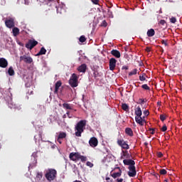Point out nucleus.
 Listing matches in <instances>:
<instances>
[{
  "instance_id": "22",
  "label": "nucleus",
  "mask_w": 182,
  "mask_h": 182,
  "mask_svg": "<svg viewBox=\"0 0 182 182\" xmlns=\"http://www.w3.org/2000/svg\"><path fill=\"white\" fill-rule=\"evenodd\" d=\"M155 34H156V31H154V29L153 28L148 30L146 33V35L147 36H149V38H151Z\"/></svg>"
},
{
  "instance_id": "53",
  "label": "nucleus",
  "mask_w": 182,
  "mask_h": 182,
  "mask_svg": "<svg viewBox=\"0 0 182 182\" xmlns=\"http://www.w3.org/2000/svg\"><path fill=\"white\" fill-rule=\"evenodd\" d=\"M14 109H17V110H21V106H14Z\"/></svg>"
},
{
  "instance_id": "6",
  "label": "nucleus",
  "mask_w": 182,
  "mask_h": 182,
  "mask_svg": "<svg viewBox=\"0 0 182 182\" xmlns=\"http://www.w3.org/2000/svg\"><path fill=\"white\" fill-rule=\"evenodd\" d=\"M80 157V154L79 152H71L69 155V158L73 161H77Z\"/></svg>"
},
{
  "instance_id": "28",
  "label": "nucleus",
  "mask_w": 182,
  "mask_h": 182,
  "mask_svg": "<svg viewBox=\"0 0 182 182\" xmlns=\"http://www.w3.org/2000/svg\"><path fill=\"white\" fill-rule=\"evenodd\" d=\"M63 107L64 109H67V110H72V107L70 106V104H68V103L63 104Z\"/></svg>"
},
{
  "instance_id": "3",
  "label": "nucleus",
  "mask_w": 182,
  "mask_h": 182,
  "mask_svg": "<svg viewBox=\"0 0 182 182\" xmlns=\"http://www.w3.org/2000/svg\"><path fill=\"white\" fill-rule=\"evenodd\" d=\"M78 79H79V77H77V75L75 73L72 74V76L70 77V78L69 80V83H70V85L71 86V87H77Z\"/></svg>"
},
{
  "instance_id": "48",
  "label": "nucleus",
  "mask_w": 182,
  "mask_h": 182,
  "mask_svg": "<svg viewBox=\"0 0 182 182\" xmlns=\"http://www.w3.org/2000/svg\"><path fill=\"white\" fill-rule=\"evenodd\" d=\"M86 165L88 166V167H93V164H92V162L90 161H87L86 163Z\"/></svg>"
},
{
  "instance_id": "17",
  "label": "nucleus",
  "mask_w": 182,
  "mask_h": 182,
  "mask_svg": "<svg viewBox=\"0 0 182 182\" xmlns=\"http://www.w3.org/2000/svg\"><path fill=\"white\" fill-rule=\"evenodd\" d=\"M60 86H62V81L59 80L58 81L55 85V91L54 93L58 94L59 92V87H60Z\"/></svg>"
},
{
  "instance_id": "39",
  "label": "nucleus",
  "mask_w": 182,
  "mask_h": 182,
  "mask_svg": "<svg viewBox=\"0 0 182 182\" xmlns=\"http://www.w3.org/2000/svg\"><path fill=\"white\" fill-rule=\"evenodd\" d=\"M170 22H171V23H176V22H177V19H176L175 17H171V18H170Z\"/></svg>"
},
{
  "instance_id": "49",
  "label": "nucleus",
  "mask_w": 182,
  "mask_h": 182,
  "mask_svg": "<svg viewBox=\"0 0 182 182\" xmlns=\"http://www.w3.org/2000/svg\"><path fill=\"white\" fill-rule=\"evenodd\" d=\"M122 70H129V66L124 65V66H122Z\"/></svg>"
},
{
  "instance_id": "51",
  "label": "nucleus",
  "mask_w": 182,
  "mask_h": 182,
  "mask_svg": "<svg viewBox=\"0 0 182 182\" xmlns=\"http://www.w3.org/2000/svg\"><path fill=\"white\" fill-rule=\"evenodd\" d=\"M145 50L146 52H150L151 50V48H150V47H146Z\"/></svg>"
},
{
  "instance_id": "29",
  "label": "nucleus",
  "mask_w": 182,
  "mask_h": 182,
  "mask_svg": "<svg viewBox=\"0 0 182 182\" xmlns=\"http://www.w3.org/2000/svg\"><path fill=\"white\" fill-rule=\"evenodd\" d=\"M59 139H66V132H60L58 136Z\"/></svg>"
},
{
  "instance_id": "25",
  "label": "nucleus",
  "mask_w": 182,
  "mask_h": 182,
  "mask_svg": "<svg viewBox=\"0 0 182 182\" xmlns=\"http://www.w3.org/2000/svg\"><path fill=\"white\" fill-rule=\"evenodd\" d=\"M42 177H43V175L41 172H38L36 176V181L39 182L41 180H42Z\"/></svg>"
},
{
  "instance_id": "42",
  "label": "nucleus",
  "mask_w": 182,
  "mask_h": 182,
  "mask_svg": "<svg viewBox=\"0 0 182 182\" xmlns=\"http://www.w3.org/2000/svg\"><path fill=\"white\" fill-rule=\"evenodd\" d=\"M101 26H104V28H106L107 26V22H106V20L102 21L101 23Z\"/></svg>"
},
{
  "instance_id": "7",
  "label": "nucleus",
  "mask_w": 182,
  "mask_h": 182,
  "mask_svg": "<svg viewBox=\"0 0 182 182\" xmlns=\"http://www.w3.org/2000/svg\"><path fill=\"white\" fill-rule=\"evenodd\" d=\"M89 144L90 147H97V145L99 144V141L97 140V138L92 136L89 140Z\"/></svg>"
},
{
  "instance_id": "64",
  "label": "nucleus",
  "mask_w": 182,
  "mask_h": 182,
  "mask_svg": "<svg viewBox=\"0 0 182 182\" xmlns=\"http://www.w3.org/2000/svg\"><path fill=\"white\" fill-rule=\"evenodd\" d=\"M0 149H1V145H0Z\"/></svg>"
},
{
  "instance_id": "43",
  "label": "nucleus",
  "mask_w": 182,
  "mask_h": 182,
  "mask_svg": "<svg viewBox=\"0 0 182 182\" xmlns=\"http://www.w3.org/2000/svg\"><path fill=\"white\" fill-rule=\"evenodd\" d=\"M162 45H164L165 46H168V43H167V40H162L161 41Z\"/></svg>"
},
{
  "instance_id": "33",
  "label": "nucleus",
  "mask_w": 182,
  "mask_h": 182,
  "mask_svg": "<svg viewBox=\"0 0 182 182\" xmlns=\"http://www.w3.org/2000/svg\"><path fill=\"white\" fill-rule=\"evenodd\" d=\"M146 73H143L141 75H139V80H141V82H144V80H146Z\"/></svg>"
},
{
  "instance_id": "36",
  "label": "nucleus",
  "mask_w": 182,
  "mask_h": 182,
  "mask_svg": "<svg viewBox=\"0 0 182 182\" xmlns=\"http://www.w3.org/2000/svg\"><path fill=\"white\" fill-rule=\"evenodd\" d=\"M93 76L95 77V79H97V77H99V72L96 70H94L93 73Z\"/></svg>"
},
{
  "instance_id": "9",
  "label": "nucleus",
  "mask_w": 182,
  "mask_h": 182,
  "mask_svg": "<svg viewBox=\"0 0 182 182\" xmlns=\"http://www.w3.org/2000/svg\"><path fill=\"white\" fill-rule=\"evenodd\" d=\"M20 60L22 61L23 60L25 62V63H32V62H33V59H32L31 57H28L26 56V55H21L20 57Z\"/></svg>"
},
{
  "instance_id": "52",
  "label": "nucleus",
  "mask_w": 182,
  "mask_h": 182,
  "mask_svg": "<svg viewBox=\"0 0 182 182\" xmlns=\"http://www.w3.org/2000/svg\"><path fill=\"white\" fill-rule=\"evenodd\" d=\"M57 141L60 143V144H62V139L58 137Z\"/></svg>"
},
{
  "instance_id": "46",
  "label": "nucleus",
  "mask_w": 182,
  "mask_h": 182,
  "mask_svg": "<svg viewBox=\"0 0 182 182\" xmlns=\"http://www.w3.org/2000/svg\"><path fill=\"white\" fill-rule=\"evenodd\" d=\"M138 103H139V105H143L144 103V102H146L145 101V100L144 99H141V98H140L139 100H138Z\"/></svg>"
},
{
  "instance_id": "57",
  "label": "nucleus",
  "mask_w": 182,
  "mask_h": 182,
  "mask_svg": "<svg viewBox=\"0 0 182 182\" xmlns=\"http://www.w3.org/2000/svg\"><path fill=\"white\" fill-rule=\"evenodd\" d=\"M107 6V8H109V9H110V8H112V5L111 6Z\"/></svg>"
},
{
  "instance_id": "31",
  "label": "nucleus",
  "mask_w": 182,
  "mask_h": 182,
  "mask_svg": "<svg viewBox=\"0 0 182 182\" xmlns=\"http://www.w3.org/2000/svg\"><path fill=\"white\" fill-rule=\"evenodd\" d=\"M138 70L137 68L134 69L130 73H129V76H133V75H137Z\"/></svg>"
},
{
  "instance_id": "26",
  "label": "nucleus",
  "mask_w": 182,
  "mask_h": 182,
  "mask_svg": "<svg viewBox=\"0 0 182 182\" xmlns=\"http://www.w3.org/2000/svg\"><path fill=\"white\" fill-rule=\"evenodd\" d=\"M14 36H18L19 35V28L18 27H14L12 30Z\"/></svg>"
},
{
  "instance_id": "19",
  "label": "nucleus",
  "mask_w": 182,
  "mask_h": 182,
  "mask_svg": "<svg viewBox=\"0 0 182 182\" xmlns=\"http://www.w3.org/2000/svg\"><path fill=\"white\" fill-rule=\"evenodd\" d=\"M135 114H136V117H140L141 116V114H143V112H141V108L140 107V106H138L135 109Z\"/></svg>"
},
{
  "instance_id": "60",
  "label": "nucleus",
  "mask_w": 182,
  "mask_h": 182,
  "mask_svg": "<svg viewBox=\"0 0 182 182\" xmlns=\"http://www.w3.org/2000/svg\"><path fill=\"white\" fill-rule=\"evenodd\" d=\"M67 114H68V116H69V112H67Z\"/></svg>"
},
{
  "instance_id": "10",
  "label": "nucleus",
  "mask_w": 182,
  "mask_h": 182,
  "mask_svg": "<svg viewBox=\"0 0 182 182\" xmlns=\"http://www.w3.org/2000/svg\"><path fill=\"white\" fill-rule=\"evenodd\" d=\"M117 60L114 58H112L109 60V70H114L116 68V63Z\"/></svg>"
},
{
  "instance_id": "50",
  "label": "nucleus",
  "mask_w": 182,
  "mask_h": 182,
  "mask_svg": "<svg viewBox=\"0 0 182 182\" xmlns=\"http://www.w3.org/2000/svg\"><path fill=\"white\" fill-rule=\"evenodd\" d=\"M144 114L145 116H149V114H150V112H149V110H146V111H144Z\"/></svg>"
},
{
  "instance_id": "58",
  "label": "nucleus",
  "mask_w": 182,
  "mask_h": 182,
  "mask_svg": "<svg viewBox=\"0 0 182 182\" xmlns=\"http://www.w3.org/2000/svg\"><path fill=\"white\" fill-rule=\"evenodd\" d=\"M106 180L107 181V180H110V178H106Z\"/></svg>"
},
{
  "instance_id": "45",
  "label": "nucleus",
  "mask_w": 182,
  "mask_h": 182,
  "mask_svg": "<svg viewBox=\"0 0 182 182\" xmlns=\"http://www.w3.org/2000/svg\"><path fill=\"white\" fill-rule=\"evenodd\" d=\"M149 132H151V134H154V132H156V129L155 128H149Z\"/></svg>"
},
{
  "instance_id": "47",
  "label": "nucleus",
  "mask_w": 182,
  "mask_h": 182,
  "mask_svg": "<svg viewBox=\"0 0 182 182\" xmlns=\"http://www.w3.org/2000/svg\"><path fill=\"white\" fill-rule=\"evenodd\" d=\"M166 22L164 20H161L159 21V25H162V26H164L166 25Z\"/></svg>"
},
{
  "instance_id": "37",
  "label": "nucleus",
  "mask_w": 182,
  "mask_h": 182,
  "mask_svg": "<svg viewBox=\"0 0 182 182\" xmlns=\"http://www.w3.org/2000/svg\"><path fill=\"white\" fill-rule=\"evenodd\" d=\"M107 14H108V16L109 18H113V12L110 10V9H108L107 10Z\"/></svg>"
},
{
  "instance_id": "5",
  "label": "nucleus",
  "mask_w": 182,
  "mask_h": 182,
  "mask_svg": "<svg viewBox=\"0 0 182 182\" xmlns=\"http://www.w3.org/2000/svg\"><path fill=\"white\" fill-rule=\"evenodd\" d=\"M117 144L118 146H120L122 149H124L125 150H129L130 149L129 144H127V143H126L124 139H118Z\"/></svg>"
},
{
  "instance_id": "18",
  "label": "nucleus",
  "mask_w": 182,
  "mask_h": 182,
  "mask_svg": "<svg viewBox=\"0 0 182 182\" xmlns=\"http://www.w3.org/2000/svg\"><path fill=\"white\" fill-rule=\"evenodd\" d=\"M111 55H112V56H114V58H120L121 55H120V51L117 50H111Z\"/></svg>"
},
{
  "instance_id": "32",
  "label": "nucleus",
  "mask_w": 182,
  "mask_h": 182,
  "mask_svg": "<svg viewBox=\"0 0 182 182\" xmlns=\"http://www.w3.org/2000/svg\"><path fill=\"white\" fill-rule=\"evenodd\" d=\"M79 160H80L82 163H85V161H87V157L85 156L80 155Z\"/></svg>"
},
{
  "instance_id": "4",
  "label": "nucleus",
  "mask_w": 182,
  "mask_h": 182,
  "mask_svg": "<svg viewBox=\"0 0 182 182\" xmlns=\"http://www.w3.org/2000/svg\"><path fill=\"white\" fill-rule=\"evenodd\" d=\"M38 43V41L36 40H28V43H26V48L30 50H32V48L36 46Z\"/></svg>"
},
{
  "instance_id": "62",
  "label": "nucleus",
  "mask_w": 182,
  "mask_h": 182,
  "mask_svg": "<svg viewBox=\"0 0 182 182\" xmlns=\"http://www.w3.org/2000/svg\"><path fill=\"white\" fill-rule=\"evenodd\" d=\"M164 182H168V181H167V179H166V180L164 181Z\"/></svg>"
},
{
  "instance_id": "56",
  "label": "nucleus",
  "mask_w": 182,
  "mask_h": 182,
  "mask_svg": "<svg viewBox=\"0 0 182 182\" xmlns=\"http://www.w3.org/2000/svg\"><path fill=\"white\" fill-rule=\"evenodd\" d=\"M24 1H25V4H26V5H28V0H24Z\"/></svg>"
},
{
  "instance_id": "11",
  "label": "nucleus",
  "mask_w": 182,
  "mask_h": 182,
  "mask_svg": "<svg viewBox=\"0 0 182 182\" xmlns=\"http://www.w3.org/2000/svg\"><path fill=\"white\" fill-rule=\"evenodd\" d=\"M5 25L9 29L15 27V22H14V19L11 18L9 20H6Z\"/></svg>"
},
{
  "instance_id": "13",
  "label": "nucleus",
  "mask_w": 182,
  "mask_h": 182,
  "mask_svg": "<svg viewBox=\"0 0 182 182\" xmlns=\"http://www.w3.org/2000/svg\"><path fill=\"white\" fill-rule=\"evenodd\" d=\"M114 170H119L117 172H115L112 174V177L113 178H117V177H120L122 176V169L119 167H117Z\"/></svg>"
},
{
  "instance_id": "30",
  "label": "nucleus",
  "mask_w": 182,
  "mask_h": 182,
  "mask_svg": "<svg viewBox=\"0 0 182 182\" xmlns=\"http://www.w3.org/2000/svg\"><path fill=\"white\" fill-rule=\"evenodd\" d=\"M122 110H124V112H128V110H129V105H127V104H126V103L122 104Z\"/></svg>"
},
{
  "instance_id": "16",
  "label": "nucleus",
  "mask_w": 182,
  "mask_h": 182,
  "mask_svg": "<svg viewBox=\"0 0 182 182\" xmlns=\"http://www.w3.org/2000/svg\"><path fill=\"white\" fill-rule=\"evenodd\" d=\"M86 69H87V65H86L85 63H83L78 67L77 70L78 72L85 73V72H86Z\"/></svg>"
},
{
  "instance_id": "61",
  "label": "nucleus",
  "mask_w": 182,
  "mask_h": 182,
  "mask_svg": "<svg viewBox=\"0 0 182 182\" xmlns=\"http://www.w3.org/2000/svg\"><path fill=\"white\" fill-rule=\"evenodd\" d=\"M68 117H69V119H70V117H70V115H68Z\"/></svg>"
},
{
  "instance_id": "44",
  "label": "nucleus",
  "mask_w": 182,
  "mask_h": 182,
  "mask_svg": "<svg viewBox=\"0 0 182 182\" xmlns=\"http://www.w3.org/2000/svg\"><path fill=\"white\" fill-rule=\"evenodd\" d=\"M161 132H167V126L166 124H164L161 129Z\"/></svg>"
},
{
  "instance_id": "23",
  "label": "nucleus",
  "mask_w": 182,
  "mask_h": 182,
  "mask_svg": "<svg viewBox=\"0 0 182 182\" xmlns=\"http://www.w3.org/2000/svg\"><path fill=\"white\" fill-rule=\"evenodd\" d=\"M41 55H46V49L45 47H42L40 51L36 54V56H41Z\"/></svg>"
},
{
  "instance_id": "63",
  "label": "nucleus",
  "mask_w": 182,
  "mask_h": 182,
  "mask_svg": "<svg viewBox=\"0 0 182 182\" xmlns=\"http://www.w3.org/2000/svg\"><path fill=\"white\" fill-rule=\"evenodd\" d=\"M142 119H145V117H142Z\"/></svg>"
},
{
  "instance_id": "15",
  "label": "nucleus",
  "mask_w": 182,
  "mask_h": 182,
  "mask_svg": "<svg viewBox=\"0 0 182 182\" xmlns=\"http://www.w3.org/2000/svg\"><path fill=\"white\" fill-rule=\"evenodd\" d=\"M123 163L125 166H134L136 164V162L132 159H124Z\"/></svg>"
},
{
  "instance_id": "35",
  "label": "nucleus",
  "mask_w": 182,
  "mask_h": 182,
  "mask_svg": "<svg viewBox=\"0 0 182 182\" xmlns=\"http://www.w3.org/2000/svg\"><path fill=\"white\" fill-rule=\"evenodd\" d=\"M141 88L144 89V90H150V87H149L147 84L142 85Z\"/></svg>"
},
{
  "instance_id": "40",
  "label": "nucleus",
  "mask_w": 182,
  "mask_h": 182,
  "mask_svg": "<svg viewBox=\"0 0 182 182\" xmlns=\"http://www.w3.org/2000/svg\"><path fill=\"white\" fill-rule=\"evenodd\" d=\"M166 117L165 114H161L160 115V120H161V122H164V120H166Z\"/></svg>"
},
{
  "instance_id": "12",
  "label": "nucleus",
  "mask_w": 182,
  "mask_h": 182,
  "mask_svg": "<svg viewBox=\"0 0 182 182\" xmlns=\"http://www.w3.org/2000/svg\"><path fill=\"white\" fill-rule=\"evenodd\" d=\"M135 122L136 123H137V124H139V126H144V123H146V119H143L141 116L135 117Z\"/></svg>"
},
{
  "instance_id": "55",
  "label": "nucleus",
  "mask_w": 182,
  "mask_h": 182,
  "mask_svg": "<svg viewBox=\"0 0 182 182\" xmlns=\"http://www.w3.org/2000/svg\"><path fill=\"white\" fill-rule=\"evenodd\" d=\"M117 182H123V178H117Z\"/></svg>"
},
{
  "instance_id": "59",
  "label": "nucleus",
  "mask_w": 182,
  "mask_h": 182,
  "mask_svg": "<svg viewBox=\"0 0 182 182\" xmlns=\"http://www.w3.org/2000/svg\"><path fill=\"white\" fill-rule=\"evenodd\" d=\"M49 2H52V1H53V0H48Z\"/></svg>"
},
{
  "instance_id": "1",
  "label": "nucleus",
  "mask_w": 182,
  "mask_h": 182,
  "mask_svg": "<svg viewBox=\"0 0 182 182\" xmlns=\"http://www.w3.org/2000/svg\"><path fill=\"white\" fill-rule=\"evenodd\" d=\"M86 127V120H80L75 126V136L77 137H82V134L85 132Z\"/></svg>"
},
{
  "instance_id": "14",
  "label": "nucleus",
  "mask_w": 182,
  "mask_h": 182,
  "mask_svg": "<svg viewBox=\"0 0 182 182\" xmlns=\"http://www.w3.org/2000/svg\"><path fill=\"white\" fill-rule=\"evenodd\" d=\"M8 67V60L4 58H0V68H7Z\"/></svg>"
},
{
  "instance_id": "8",
  "label": "nucleus",
  "mask_w": 182,
  "mask_h": 182,
  "mask_svg": "<svg viewBox=\"0 0 182 182\" xmlns=\"http://www.w3.org/2000/svg\"><path fill=\"white\" fill-rule=\"evenodd\" d=\"M129 171L128 172V176L129 177H136V175L137 174V172L136 171V166H129Z\"/></svg>"
},
{
  "instance_id": "2",
  "label": "nucleus",
  "mask_w": 182,
  "mask_h": 182,
  "mask_svg": "<svg viewBox=\"0 0 182 182\" xmlns=\"http://www.w3.org/2000/svg\"><path fill=\"white\" fill-rule=\"evenodd\" d=\"M57 174H58V171H56L55 169L49 168L48 169V171H46L45 177L48 180V181L50 182V181H53V180L56 178Z\"/></svg>"
},
{
  "instance_id": "21",
  "label": "nucleus",
  "mask_w": 182,
  "mask_h": 182,
  "mask_svg": "<svg viewBox=\"0 0 182 182\" xmlns=\"http://www.w3.org/2000/svg\"><path fill=\"white\" fill-rule=\"evenodd\" d=\"M38 161H36V159L35 157L33 158V163L29 164L28 166V170L30 168H33V167H36V164H37Z\"/></svg>"
},
{
  "instance_id": "20",
  "label": "nucleus",
  "mask_w": 182,
  "mask_h": 182,
  "mask_svg": "<svg viewBox=\"0 0 182 182\" xmlns=\"http://www.w3.org/2000/svg\"><path fill=\"white\" fill-rule=\"evenodd\" d=\"M125 133L128 136H130V137H133V136H134L133 129H132V128H126Z\"/></svg>"
},
{
  "instance_id": "24",
  "label": "nucleus",
  "mask_w": 182,
  "mask_h": 182,
  "mask_svg": "<svg viewBox=\"0 0 182 182\" xmlns=\"http://www.w3.org/2000/svg\"><path fill=\"white\" fill-rule=\"evenodd\" d=\"M123 156H121V159H130L132 157V155L130 154L127 153V151L124 152V151H122Z\"/></svg>"
},
{
  "instance_id": "34",
  "label": "nucleus",
  "mask_w": 182,
  "mask_h": 182,
  "mask_svg": "<svg viewBox=\"0 0 182 182\" xmlns=\"http://www.w3.org/2000/svg\"><path fill=\"white\" fill-rule=\"evenodd\" d=\"M79 41L81 42V43H83L86 42V37H85V36H81L79 38Z\"/></svg>"
},
{
  "instance_id": "54",
  "label": "nucleus",
  "mask_w": 182,
  "mask_h": 182,
  "mask_svg": "<svg viewBox=\"0 0 182 182\" xmlns=\"http://www.w3.org/2000/svg\"><path fill=\"white\" fill-rule=\"evenodd\" d=\"M158 157H160V158L163 157V153L159 152L158 153Z\"/></svg>"
},
{
  "instance_id": "27",
  "label": "nucleus",
  "mask_w": 182,
  "mask_h": 182,
  "mask_svg": "<svg viewBox=\"0 0 182 182\" xmlns=\"http://www.w3.org/2000/svg\"><path fill=\"white\" fill-rule=\"evenodd\" d=\"M8 73L9 76H14V75H15V70H14V68L10 67L8 70Z\"/></svg>"
},
{
  "instance_id": "38",
  "label": "nucleus",
  "mask_w": 182,
  "mask_h": 182,
  "mask_svg": "<svg viewBox=\"0 0 182 182\" xmlns=\"http://www.w3.org/2000/svg\"><path fill=\"white\" fill-rule=\"evenodd\" d=\"M160 174H161L162 176H164L166 174H167V171H166V169H161L159 171Z\"/></svg>"
},
{
  "instance_id": "41",
  "label": "nucleus",
  "mask_w": 182,
  "mask_h": 182,
  "mask_svg": "<svg viewBox=\"0 0 182 182\" xmlns=\"http://www.w3.org/2000/svg\"><path fill=\"white\" fill-rule=\"evenodd\" d=\"M91 2L94 4V5H99V2H100V0H91Z\"/></svg>"
}]
</instances>
